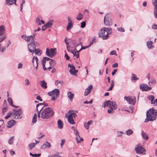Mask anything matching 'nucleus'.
I'll list each match as a JSON object with an SVG mask.
<instances>
[{"instance_id":"obj_14","label":"nucleus","mask_w":157,"mask_h":157,"mask_svg":"<svg viewBox=\"0 0 157 157\" xmlns=\"http://www.w3.org/2000/svg\"><path fill=\"white\" fill-rule=\"evenodd\" d=\"M109 107L112 110H115L117 108V105L115 102L110 100Z\"/></svg>"},{"instance_id":"obj_57","label":"nucleus","mask_w":157,"mask_h":157,"mask_svg":"<svg viewBox=\"0 0 157 157\" xmlns=\"http://www.w3.org/2000/svg\"><path fill=\"white\" fill-rule=\"evenodd\" d=\"M65 142V140L64 139H63L61 140V143H60V145L61 147H62V146H63L64 145V143Z\"/></svg>"},{"instance_id":"obj_44","label":"nucleus","mask_w":157,"mask_h":157,"mask_svg":"<svg viewBox=\"0 0 157 157\" xmlns=\"http://www.w3.org/2000/svg\"><path fill=\"white\" fill-rule=\"evenodd\" d=\"M48 157H63L60 155L59 153H57L51 155L50 156H48Z\"/></svg>"},{"instance_id":"obj_46","label":"nucleus","mask_w":157,"mask_h":157,"mask_svg":"<svg viewBox=\"0 0 157 157\" xmlns=\"http://www.w3.org/2000/svg\"><path fill=\"white\" fill-rule=\"evenodd\" d=\"M131 79L133 80H136L139 79L138 78H137L135 76V75L134 74H132V76L131 77Z\"/></svg>"},{"instance_id":"obj_32","label":"nucleus","mask_w":157,"mask_h":157,"mask_svg":"<svg viewBox=\"0 0 157 157\" xmlns=\"http://www.w3.org/2000/svg\"><path fill=\"white\" fill-rule=\"evenodd\" d=\"M83 17V15L81 13H79L76 17V19L78 20H80L82 19Z\"/></svg>"},{"instance_id":"obj_49","label":"nucleus","mask_w":157,"mask_h":157,"mask_svg":"<svg viewBox=\"0 0 157 157\" xmlns=\"http://www.w3.org/2000/svg\"><path fill=\"white\" fill-rule=\"evenodd\" d=\"M40 19L37 17L36 20V22L39 25H40L41 24V23L40 22Z\"/></svg>"},{"instance_id":"obj_29","label":"nucleus","mask_w":157,"mask_h":157,"mask_svg":"<svg viewBox=\"0 0 157 157\" xmlns=\"http://www.w3.org/2000/svg\"><path fill=\"white\" fill-rule=\"evenodd\" d=\"M58 128L59 129H62L63 127V123L61 120L59 119L58 121Z\"/></svg>"},{"instance_id":"obj_5","label":"nucleus","mask_w":157,"mask_h":157,"mask_svg":"<svg viewBox=\"0 0 157 157\" xmlns=\"http://www.w3.org/2000/svg\"><path fill=\"white\" fill-rule=\"evenodd\" d=\"M48 95L52 97L51 99L53 101L55 100L59 96V91L57 89H55L52 91L48 92Z\"/></svg>"},{"instance_id":"obj_28","label":"nucleus","mask_w":157,"mask_h":157,"mask_svg":"<svg viewBox=\"0 0 157 157\" xmlns=\"http://www.w3.org/2000/svg\"><path fill=\"white\" fill-rule=\"evenodd\" d=\"M52 22V20H50L46 25H44V27H46L47 28L50 27L53 25Z\"/></svg>"},{"instance_id":"obj_24","label":"nucleus","mask_w":157,"mask_h":157,"mask_svg":"<svg viewBox=\"0 0 157 157\" xmlns=\"http://www.w3.org/2000/svg\"><path fill=\"white\" fill-rule=\"evenodd\" d=\"M42 104L41 103H39L38 104H37L36 105V110H37L38 112V117H40V114L41 113V111L42 109L43 108L41 107V109L39 111L38 110V107L39 106V105H41Z\"/></svg>"},{"instance_id":"obj_51","label":"nucleus","mask_w":157,"mask_h":157,"mask_svg":"<svg viewBox=\"0 0 157 157\" xmlns=\"http://www.w3.org/2000/svg\"><path fill=\"white\" fill-rule=\"evenodd\" d=\"M117 30L118 31L120 32H124L125 31L124 29L121 27L118 28H117Z\"/></svg>"},{"instance_id":"obj_53","label":"nucleus","mask_w":157,"mask_h":157,"mask_svg":"<svg viewBox=\"0 0 157 157\" xmlns=\"http://www.w3.org/2000/svg\"><path fill=\"white\" fill-rule=\"evenodd\" d=\"M23 64L22 63H19L18 64L17 68L19 69L23 67Z\"/></svg>"},{"instance_id":"obj_33","label":"nucleus","mask_w":157,"mask_h":157,"mask_svg":"<svg viewBox=\"0 0 157 157\" xmlns=\"http://www.w3.org/2000/svg\"><path fill=\"white\" fill-rule=\"evenodd\" d=\"M14 137L13 136H11L8 140V143L9 144H12L13 143Z\"/></svg>"},{"instance_id":"obj_40","label":"nucleus","mask_w":157,"mask_h":157,"mask_svg":"<svg viewBox=\"0 0 157 157\" xmlns=\"http://www.w3.org/2000/svg\"><path fill=\"white\" fill-rule=\"evenodd\" d=\"M49 63L50 66H54L55 64V62L52 59H50V60L49 61Z\"/></svg>"},{"instance_id":"obj_20","label":"nucleus","mask_w":157,"mask_h":157,"mask_svg":"<svg viewBox=\"0 0 157 157\" xmlns=\"http://www.w3.org/2000/svg\"><path fill=\"white\" fill-rule=\"evenodd\" d=\"M16 0H6V4L8 5H10L15 3V5H17Z\"/></svg>"},{"instance_id":"obj_26","label":"nucleus","mask_w":157,"mask_h":157,"mask_svg":"<svg viewBox=\"0 0 157 157\" xmlns=\"http://www.w3.org/2000/svg\"><path fill=\"white\" fill-rule=\"evenodd\" d=\"M147 98L149 100L151 101V104H153V103H154L155 102L154 100L155 98V97L153 95H149L147 97Z\"/></svg>"},{"instance_id":"obj_22","label":"nucleus","mask_w":157,"mask_h":157,"mask_svg":"<svg viewBox=\"0 0 157 157\" xmlns=\"http://www.w3.org/2000/svg\"><path fill=\"white\" fill-rule=\"evenodd\" d=\"M40 84L41 87L44 89H46L47 88V83L45 81L42 80L40 81Z\"/></svg>"},{"instance_id":"obj_34","label":"nucleus","mask_w":157,"mask_h":157,"mask_svg":"<svg viewBox=\"0 0 157 157\" xmlns=\"http://www.w3.org/2000/svg\"><path fill=\"white\" fill-rule=\"evenodd\" d=\"M7 101L11 106H12L13 107H16L15 105L13 104L12 100L11 98L8 97Z\"/></svg>"},{"instance_id":"obj_41","label":"nucleus","mask_w":157,"mask_h":157,"mask_svg":"<svg viewBox=\"0 0 157 157\" xmlns=\"http://www.w3.org/2000/svg\"><path fill=\"white\" fill-rule=\"evenodd\" d=\"M73 27V24L72 23H68V25L67 27V30H69L71 29Z\"/></svg>"},{"instance_id":"obj_15","label":"nucleus","mask_w":157,"mask_h":157,"mask_svg":"<svg viewBox=\"0 0 157 157\" xmlns=\"http://www.w3.org/2000/svg\"><path fill=\"white\" fill-rule=\"evenodd\" d=\"M21 36L22 38L24 39L27 42H30V43L34 42V39L32 36H25L22 35Z\"/></svg>"},{"instance_id":"obj_1","label":"nucleus","mask_w":157,"mask_h":157,"mask_svg":"<svg viewBox=\"0 0 157 157\" xmlns=\"http://www.w3.org/2000/svg\"><path fill=\"white\" fill-rule=\"evenodd\" d=\"M146 116L147 118L145 120V122L155 120L157 118V110L154 109L153 108L150 109L147 111Z\"/></svg>"},{"instance_id":"obj_58","label":"nucleus","mask_w":157,"mask_h":157,"mask_svg":"<svg viewBox=\"0 0 157 157\" xmlns=\"http://www.w3.org/2000/svg\"><path fill=\"white\" fill-rule=\"evenodd\" d=\"M117 69H114L113 70V71H112V75H114L116 73L117 71Z\"/></svg>"},{"instance_id":"obj_8","label":"nucleus","mask_w":157,"mask_h":157,"mask_svg":"<svg viewBox=\"0 0 157 157\" xmlns=\"http://www.w3.org/2000/svg\"><path fill=\"white\" fill-rule=\"evenodd\" d=\"M56 48H51L49 50L48 48L46 49V55L51 58L56 55Z\"/></svg>"},{"instance_id":"obj_19","label":"nucleus","mask_w":157,"mask_h":157,"mask_svg":"<svg viewBox=\"0 0 157 157\" xmlns=\"http://www.w3.org/2000/svg\"><path fill=\"white\" fill-rule=\"evenodd\" d=\"M92 87V86L90 85L88 86V88L85 90L84 93L85 96H87L90 93V91Z\"/></svg>"},{"instance_id":"obj_54","label":"nucleus","mask_w":157,"mask_h":157,"mask_svg":"<svg viewBox=\"0 0 157 157\" xmlns=\"http://www.w3.org/2000/svg\"><path fill=\"white\" fill-rule=\"evenodd\" d=\"M152 28L154 29H157V25L155 24H153L152 26Z\"/></svg>"},{"instance_id":"obj_38","label":"nucleus","mask_w":157,"mask_h":157,"mask_svg":"<svg viewBox=\"0 0 157 157\" xmlns=\"http://www.w3.org/2000/svg\"><path fill=\"white\" fill-rule=\"evenodd\" d=\"M109 102L110 100L104 102L102 105V107H105L106 106L109 105Z\"/></svg>"},{"instance_id":"obj_62","label":"nucleus","mask_w":157,"mask_h":157,"mask_svg":"<svg viewBox=\"0 0 157 157\" xmlns=\"http://www.w3.org/2000/svg\"><path fill=\"white\" fill-rule=\"evenodd\" d=\"M65 57L66 59L67 60H69L70 59V57L69 56L67 55V54H65Z\"/></svg>"},{"instance_id":"obj_7","label":"nucleus","mask_w":157,"mask_h":157,"mask_svg":"<svg viewBox=\"0 0 157 157\" xmlns=\"http://www.w3.org/2000/svg\"><path fill=\"white\" fill-rule=\"evenodd\" d=\"M135 151L137 154L141 155H145L146 153V151L144 148L140 145L139 144H137L135 147Z\"/></svg>"},{"instance_id":"obj_17","label":"nucleus","mask_w":157,"mask_h":157,"mask_svg":"<svg viewBox=\"0 0 157 157\" xmlns=\"http://www.w3.org/2000/svg\"><path fill=\"white\" fill-rule=\"evenodd\" d=\"M79 52V51H77L76 48L71 51V52L73 54L74 56H76L77 58H78L79 57V54L78 53Z\"/></svg>"},{"instance_id":"obj_63","label":"nucleus","mask_w":157,"mask_h":157,"mask_svg":"<svg viewBox=\"0 0 157 157\" xmlns=\"http://www.w3.org/2000/svg\"><path fill=\"white\" fill-rule=\"evenodd\" d=\"M122 133H123V132H121V131H118L117 132V134H118L117 135L119 136H121L122 135Z\"/></svg>"},{"instance_id":"obj_45","label":"nucleus","mask_w":157,"mask_h":157,"mask_svg":"<svg viewBox=\"0 0 157 157\" xmlns=\"http://www.w3.org/2000/svg\"><path fill=\"white\" fill-rule=\"evenodd\" d=\"M152 3L154 6V8H157V1L156 0H152Z\"/></svg>"},{"instance_id":"obj_64","label":"nucleus","mask_w":157,"mask_h":157,"mask_svg":"<svg viewBox=\"0 0 157 157\" xmlns=\"http://www.w3.org/2000/svg\"><path fill=\"white\" fill-rule=\"evenodd\" d=\"M118 67V64L117 63H115L114 64L112 65V67Z\"/></svg>"},{"instance_id":"obj_60","label":"nucleus","mask_w":157,"mask_h":157,"mask_svg":"<svg viewBox=\"0 0 157 157\" xmlns=\"http://www.w3.org/2000/svg\"><path fill=\"white\" fill-rule=\"evenodd\" d=\"M89 46H85V47H83L82 46L81 48H80V50H79V51H81V50H82V49H86V48H88V47Z\"/></svg>"},{"instance_id":"obj_18","label":"nucleus","mask_w":157,"mask_h":157,"mask_svg":"<svg viewBox=\"0 0 157 157\" xmlns=\"http://www.w3.org/2000/svg\"><path fill=\"white\" fill-rule=\"evenodd\" d=\"M51 145L50 143L48 142H45L41 147V149H44L46 148H49L51 147Z\"/></svg>"},{"instance_id":"obj_9","label":"nucleus","mask_w":157,"mask_h":157,"mask_svg":"<svg viewBox=\"0 0 157 157\" xmlns=\"http://www.w3.org/2000/svg\"><path fill=\"white\" fill-rule=\"evenodd\" d=\"M104 23L105 25L106 26H110L112 25V21L108 14H106L104 17Z\"/></svg>"},{"instance_id":"obj_36","label":"nucleus","mask_w":157,"mask_h":157,"mask_svg":"<svg viewBox=\"0 0 157 157\" xmlns=\"http://www.w3.org/2000/svg\"><path fill=\"white\" fill-rule=\"evenodd\" d=\"M133 131L130 129H129L126 131V134L128 136L131 135L133 133Z\"/></svg>"},{"instance_id":"obj_39","label":"nucleus","mask_w":157,"mask_h":157,"mask_svg":"<svg viewBox=\"0 0 157 157\" xmlns=\"http://www.w3.org/2000/svg\"><path fill=\"white\" fill-rule=\"evenodd\" d=\"M37 115L35 113L33 117L32 122L33 124L35 123L36 121Z\"/></svg>"},{"instance_id":"obj_31","label":"nucleus","mask_w":157,"mask_h":157,"mask_svg":"<svg viewBox=\"0 0 157 157\" xmlns=\"http://www.w3.org/2000/svg\"><path fill=\"white\" fill-rule=\"evenodd\" d=\"M147 45L148 48H152L153 46L152 45V42L151 41H147Z\"/></svg>"},{"instance_id":"obj_52","label":"nucleus","mask_w":157,"mask_h":157,"mask_svg":"<svg viewBox=\"0 0 157 157\" xmlns=\"http://www.w3.org/2000/svg\"><path fill=\"white\" fill-rule=\"evenodd\" d=\"M25 0H22V3L21 4V10L20 11H21L23 9V5L25 3Z\"/></svg>"},{"instance_id":"obj_27","label":"nucleus","mask_w":157,"mask_h":157,"mask_svg":"<svg viewBox=\"0 0 157 157\" xmlns=\"http://www.w3.org/2000/svg\"><path fill=\"white\" fill-rule=\"evenodd\" d=\"M5 29L4 27L3 26H0V36L3 35L5 33Z\"/></svg>"},{"instance_id":"obj_48","label":"nucleus","mask_w":157,"mask_h":157,"mask_svg":"<svg viewBox=\"0 0 157 157\" xmlns=\"http://www.w3.org/2000/svg\"><path fill=\"white\" fill-rule=\"evenodd\" d=\"M63 83V81H59V80H56L55 82V84L57 86L60 83L61 85Z\"/></svg>"},{"instance_id":"obj_12","label":"nucleus","mask_w":157,"mask_h":157,"mask_svg":"<svg viewBox=\"0 0 157 157\" xmlns=\"http://www.w3.org/2000/svg\"><path fill=\"white\" fill-rule=\"evenodd\" d=\"M124 99L126 100L129 104L132 105H134L136 101V98L135 97L129 98L125 96Z\"/></svg>"},{"instance_id":"obj_56","label":"nucleus","mask_w":157,"mask_h":157,"mask_svg":"<svg viewBox=\"0 0 157 157\" xmlns=\"http://www.w3.org/2000/svg\"><path fill=\"white\" fill-rule=\"evenodd\" d=\"M110 54L111 55H116V51L115 50H113L110 52Z\"/></svg>"},{"instance_id":"obj_50","label":"nucleus","mask_w":157,"mask_h":157,"mask_svg":"<svg viewBox=\"0 0 157 157\" xmlns=\"http://www.w3.org/2000/svg\"><path fill=\"white\" fill-rule=\"evenodd\" d=\"M86 23L85 21H83L81 23V25L80 26L81 28H84L86 26Z\"/></svg>"},{"instance_id":"obj_61","label":"nucleus","mask_w":157,"mask_h":157,"mask_svg":"<svg viewBox=\"0 0 157 157\" xmlns=\"http://www.w3.org/2000/svg\"><path fill=\"white\" fill-rule=\"evenodd\" d=\"M25 84L26 85H29V80L26 79L25 80Z\"/></svg>"},{"instance_id":"obj_13","label":"nucleus","mask_w":157,"mask_h":157,"mask_svg":"<svg viewBox=\"0 0 157 157\" xmlns=\"http://www.w3.org/2000/svg\"><path fill=\"white\" fill-rule=\"evenodd\" d=\"M140 88L142 91H147L150 90L151 89V87L144 84H141L140 86Z\"/></svg>"},{"instance_id":"obj_6","label":"nucleus","mask_w":157,"mask_h":157,"mask_svg":"<svg viewBox=\"0 0 157 157\" xmlns=\"http://www.w3.org/2000/svg\"><path fill=\"white\" fill-rule=\"evenodd\" d=\"M13 116L15 119H19L22 117L21 109H13L12 112Z\"/></svg>"},{"instance_id":"obj_10","label":"nucleus","mask_w":157,"mask_h":157,"mask_svg":"<svg viewBox=\"0 0 157 157\" xmlns=\"http://www.w3.org/2000/svg\"><path fill=\"white\" fill-rule=\"evenodd\" d=\"M36 45H38V43L34 42L30 43L28 44L29 50L30 52H34V50L36 48Z\"/></svg>"},{"instance_id":"obj_55","label":"nucleus","mask_w":157,"mask_h":157,"mask_svg":"<svg viewBox=\"0 0 157 157\" xmlns=\"http://www.w3.org/2000/svg\"><path fill=\"white\" fill-rule=\"evenodd\" d=\"M46 61L44 59V58L41 60V63L42 65H45Z\"/></svg>"},{"instance_id":"obj_30","label":"nucleus","mask_w":157,"mask_h":157,"mask_svg":"<svg viewBox=\"0 0 157 157\" xmlns=\"http://www.w3.org/2000/svg\"><path fill=\"white\" fill-rule=\"evenodd\" d=\"M41 50L39 48L36 49V48L34 50V52H35V53L39 56L41 54Z\"/></svg>"},{"instance_id":"obj_11","label":"nucleus","mask_w":157,"mask_h":157,"mask_svg":"<svg viewBox=\"0 0 157 157\" xmlns=\"http://www.w3.org/2000/svg\"><path fill=\"white\" fill-rule=\"evenodd\" d=\"M68 67L70 68L69 72L70 74L73 75H76L77 73L78 72V71L75 69V67L74 65H71V64H68Z\"/></svg>"},{"instance_id":"obj_2","label":"nucleus","mask_w":157,"mask_h":157,"mask_svg":"<svg viewBox=\"0 0 157 157\" xmlns=\"http://www.w3.org/2000/svg\"><path fill=\"white\" fill-rule=\"evenodd\" d=\"M54 113L53 109L50 107H48L42 111L41 117L44 119H50L52 118Z\"/></svg>"},{"instance_id":"obj_23","label":"nucleus","mask_w":157,"mask_h":157,"mask_svg":"<svg viewBox=\"0 0 157 157\" xmlns=\"http://www.w3.org/2000/svg\"><path fill=\"white\" fill-rule=\"evenodd\" d=\"M67 96L70 101H72L74 97V94H72L71 91H69L67 92Z\"/></svg>"},{"instance_id":"obj_43","label":"nucleus","mask_w":157,"mask_h":157,"mask_svg":"<svg viewBox=\"0 0 157 157\" xmlns=\"http://www.w3.org/2000/svg\"><path fill=\"white\" fill-rule=\"evenodd\" d=\"M35 146V144L34 143H31L29 145V147L30 148V149H32Z\"/></svg>"},{"instance_id":"obj_3","label":"nucleus","mask_w":157,"mask_h":157,"mask_svg":"<svg viewBox=\"0 0 157 157\" xmlns=\"http://www.w3.org/2000/svg\"><path fill=\"white\" fill-rule=\"evenodd\" d=\"M112 32L111 28H103L101 29L98 34L99 36L102 38L103 40H106L108 38L109 35Z\"/></svg>"},{"instance_id":"obj_47","label":"nucleus","mask_w":157,"mask_h":157,"mask_svg":"<svg viewBox=\"0 0 157 157\" xmlns=\"http://www.w3.org/2000/svg\"><path fill=\"white\" fill-rule=\"evenodd\" d=\"M0 36V43L2 42L3 40H4L6 38V37L4 35L3 36Z\"/></svg>"},{"instance_id":"obj_25","label":"nucleus","mask_w":157,"mask_h":157,"mask_svg":"<svg viewBox=\"0 0 157 157\" xmlns=\"http://www.w3.org/2000/svg\"><path fill=\"white\" fill-rule=\"evenodd\" d=\"M141 135L143 139L146 140H147L148 139V136L147 134L143 131H142Z\"/></svg>"},{"instance_id":"obj_35","label":"nucleus","mask_w":157,"mask_h":157,"mask_svg":"<svg viewBox=\"0 0 157 157\" xmlns=\"http://www.w3.org/2000/svg\"><path fill=\"white\" fill-rule=\"evenodd\" d=\"M76 140L77 141V143H79L81 141H83V139L79 135L76 136Z\"/></svg>"},{"instance_id":"obj_42","label":"nucleus","mask_w":157,"mask_h":157,"mask_svg":"<svg viewBox=\"0 0 157 157\" xmlns=\"http://www.w3.org/2000/svg\"><path fill=\"white\" fill-rule=\"evenodd\" d=\"M30 155L33 157H39L41 155V154H33L32 153H30Z\"/></svg>"},{"instance_id":"obj_59","label":"nucleus","mask_w":157,"mask_h":157,"mask_svg":"<svg viewBox=\"0 0 157 157\" xmlns=\"http://www.w3.org/2000/svg\"><path fill=\"white\" fill-rule=\"evenodd\" d=\"M84 126L85 128L86 129H88L89 128V125L86 123H85L84 124Z\"/></svg>"},{"instance_id":"obj_21","label":"nucleus","mask_w":157,"mask_h":157,"mask_svg":"<svg viewBox=\"0 0 157 157\" xmlns=\"http://www.w3.org/2000/svg\"><path fill=\"white\" fill-rule=\"evenodd\" d=\"M34 60H35L36 63V69L37 70L38 66V59L36 56H33L32 58V62L34 66Z\"/></svg>"},{"instance_id":"obj_16","label":"nucleus","mask_w":157,"mask_h":157,"mask_svg":"<svg viewBox=\"0 0 157 157\" xmlns=\"http://www.w3.org/2000/svg\"><path fill=\"white\" fill-rule=\"evenodd\" d=\"M16 121L13 120L9 121L7 122V127L9 128H11L13 126L15 125Z\"/></svg>"},{"instance_id":"obj_4","label":"nucleus","mask_w":157,"mask_h":157,"mask_svg":"<svg viewBox=\"0 0 157 157\" xmlns=\"http://www.w3.org/2000/svg\"><path fill=\"white\" fill-rule=\"evenodd\" d=\"M68 113V115L67 117V121L68 122L71 124H75V122L74 120V118L77 117V115L75 113L73 110H69Z\"/></svg>"},{"instance_id":"obj_37","label":"nucleus","mask_w":157,"mask_h":157,"mask_svg":"<svg viewBox=\"0 0 157 157\" xmlns=\"http://www.w3.org/2000/svg\"><path fill=\"white\" fill-rule=\"evenodd\" d=\"M11 115L13 116L12 112H11L10 111L9 112L7 115L5 117V119H8Z\"/></svg>"}]
</instances>
